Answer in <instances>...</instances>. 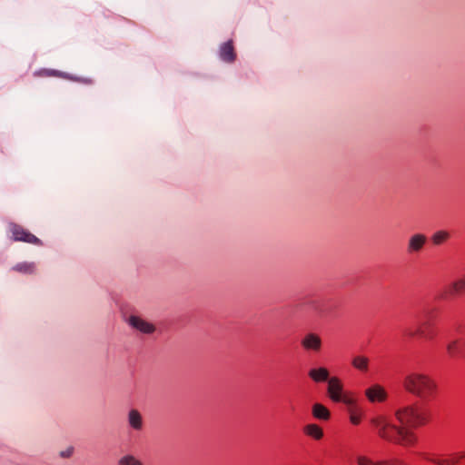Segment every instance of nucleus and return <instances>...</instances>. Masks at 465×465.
Returning a JSON list of instances; mask_svg holds the SVG:
<instances>
[{
	"label": "nucleus",
	"instance_id": "1",
	"mask_svg": "<svg viewBox=\"0 0 465 465\" xmlns=\"http://www.w3.org/2000/svg\"><path fill=\"white\" fill-rule=\"evenodd\" d=\"M395 416L401 426L391 423L383 416L372 418L371 423L381 438L403 446L415 443V436L410 429L424 425L430 419L428 411L416 404L400 408Z\"/></svg>",
	"mask_w": 465,
	"mask_h": 465
},
{
	"label": "nucleus",
	"instance_id": "2",
	"mask_svg": "<svg viewBox=\"0 0 465 465\" xmlns=\"http://www.w3.org/2000/svg\"><path fill=\"white\" fill-rule=\"evenodd\" d=\"M403 388L410 393L429 400L437 391L436 381L427 374L420 372H410L403 379Z\"/></svg>",
	"mask_w": 465,
	"mask_h": 465
},
{
	"label": "nucleus",
	"instance_id": "3",
	"mask_svg": "<svg viewBox=\"0 0 465 465\" xmlns=\"http://www.w3.org/2000/svg\"><path fill=\"white\" fill-rule=\"evenodd\" d=\"M8 230L12 233L13 240L15 242H24L35 245L43 244L39 238L17 223H10L8 224Z\"/></svg>",
	"mask_w": 465,
	"mask_h": 465
},
{
	"label": "nucleus",
	"instance_id": "4",
	"mask_svg": "<svg viewBox=\"0 0 465 465\" xmlns=\"http://www.w3.org/2000/svg\"><path fill=\"white\" fill-rule=\"evenodd\" d=\"M127 323L133 329H134L142 333H144V334L153 333L156 330L155 326L152 322H150L137 315H131L127 319Z\"/></svg>",
	"mask_w": 465,
	"mask_h": 465
},
{
	"label": "nucleus",
	"instance_id": "5",
	"mask_svg": "<svg viewBox=\"0 0 465 465\" xmlns=\"http://www.w3.org/2000/svg\"><path fill=\"white\" fill-rule=\"evenodd\" d=\"M301 345L306 351L319 352L322 346V341L317 333L308 332L302 338Z\"/></svg>",
	"mask_w": 465,
	"mask_h": 465
},
{
	"label": "nucleus",
	"instance_id": "6",
	"mask_svg": "<svg viewBox=\"0 0 465 465\" xmlns=\"http://www.w3.org/2000/svg\"><path fill=\"white\" fill-rule=\"evenodd\" d=\"M327 393L329 398L334 402H340L342 400L343 393L342 383L341 380L336 377H331L327 386Z\"/></svg>",
	"mask_w": 465,
	"mask_h": 465
},
{
	"label": "nucleus",
	"instance_id": "7",
	"mask_svg": "<svg viewBox=\"0 0 465 465\" xmlns=\"http://www.w3.org/2000/svg\"><path fill=\"white\" fill-rule=\"evenodd\" d=\"M427 242V237L422 233L412 234L407 243V252L409 254L418 253L422 251Z\"/></svg>",
	"mask_w": 465,
	"mask_h": 465
},
{
	"label": "nucleus",
	"instance_id": "8",
	"mask_svg": "<svg viewBox=\"0 0 465 465\" xmlns=\"http://www.w3.org/2000/svg\"><path fill=\"white\" fill-rule=\"evenodd\" d=\"M365 396L372 403L382 402L387 399V392L382 386L374 384L365 391Z\"/></svg>",
	"mask_w": 465,
	"mask_h": 465
},
{
	"label": "nucleus",
	"instance_id": "9",
	"mask_svg": "<svg viewBox=\"0 0 465 465\" xmlns=\"http://www.w3.org/2000/svg\"><path fill=\"white\" fill-rule=\"evenodd\" d=\"M356 461L358 465H406L400 459L372 460L366 456H358Z\"/></svg>",
	"mask_w": 465,
	"mask_h": 465
},
{
	"label": "nucleus",
	"instance_id": "10",
	"mask_svg": "<svg viewBox=\"0 0 465 465\" xmlns=\"http://www.w3.org/2000/svg\"><path fill=\"white\" fill-rule=\"evenodd\" d=\"M128 425L136 431L143 429V419L141 412L136 409H131L127 413Z\"/></svg>",
	"mask_w": 465,
	"mask_h": 465
},
{
	"label": "nucleus",
	"instance_id": "11",
	"mask_svg": "<svg viewBox=\"0 0 465 465\" xmlns=\"http://www.w3.org/2000/svg\"><path fill=\"white\" fill-rule=\"evenodd\" d=\"M219 54H220L221 59L223 61H224L226 63H232V62H234V60L236 58V54H235V52H234L232 41L230 40L228 42L223 43L220 46Z\"/></svg>",
	"mask_w": 465,
	"mask_h": 465
},
{
	"label": "nucleus",
	"instance_id": "12",
	"mask_svg": "<svg viewBox=\"0 0 465 465\" xmlns=\"http://www.w3.org/2000/svg\"><path fill=\"white\" fill-rule=\"evenodd\" d=\"M308 374L309 377L315 382H329V380L331 379L330 372L325 367L311 369Z\"/></svg>",
	"mask_w": 465,
	"mask_h": 465
},
{
	"label": "nucleus",
	"instance_id": "13",
	"mask_svg": "<svg viewBox=\"0 0 465 465\" xmlns=\"http://www.w3.org/2000/svg\"><path fill=\"white\" fill-rule=\"evenodd\" d=\"M465 350V341L456 339L447 344V351L451 356L462 355Z\"/></svg>",
	"mask_w": 465,
	"mask_h": 465
},
{
	"label": "nucleus",
	"instance_id": "14",
	"mask_svg": "<svg viewBox=\"0 0 465 465\" xmlns=\"http://www.w3.org/2000/svg\"><path fill=\"white\" fill-rule=\"evenodd\" d=\"M429 327L428 322H424L417 327V329H407L405 331V334L409 336L410 338H414L416 336L423 337L426 339H430L432 337V333H428L426 329Z\"/></svg>",
	"mask_w": 465,
	"mask_h": 465
},
{
	"label": "nucleus",
	"instance_id": "15",
	"mask_svg": "<svg viewBox=\"0 0 465 465\" xmlns=\"http://www.w3.org/2000/svg\"><path fill=\"white\" fill-rule=\"evenodd\" d=\"M312 412L315 419L322 420H328L331 417L330 411L322 403H314Z\"/></svg>",
	"mask_w": 465,
	"mask_h": 465
},
{
	"label": "nucleus",
	"instance_id": "16",
	"mask_svg": "<svg viewBox=\"0 0 465 465\" xmlns=\"http://www.w3.org/2000/svg\"><path fill=\"white\" fill-rule=\"evenodd\" d=\"M304 433L315 440H321L323 437V430L322 429L314 423H311L306 425L303 428Z\"/></svg>",
	"mask_w": 465,
	"mask_h": 465
},
{
	"label": "nucleus",
	"instance_id": "17",
	"mask_svg": "<svg viewBox=\"0 0 465 465\" xmlns=\"http://www.w3.org/2000/svg\"><path fill=\"white\" fill-rule=\"evenodd\" d=\"M461 459H465V452H460L452 455L450 460H440V459H430L429 460L432 461L437 465H455Z\"/></svg>",
	"mask_w": 465,
	"mask_h": 465
},
{
	"label": "nucleus",
	"instance_id": "18",
	"mask_svg": "<svg viewBox=\"0 0 465 465\" xmlns=\"http://www.w3.org/2000/svg\"><path fill=\"white\" fill-rule=\"evenodd\" d=\"M351 364L354 368L366 371L368 370L369 359L365 356H356L352 359Z\"/></svg>",
	"mask_w": 465,
	"mask_h": 465
},
{
	"label": "nucleus",
	"instance_id": "19",
	"mask_svg": "<svg viewBox=\"0 0 465 465\" xmlns=\"http://www.w3.org/2000/svg\"><path fill=\"white\" fill-rule=\"evenodd\" d=\"M465 290V279H459L451 283L450 292L451 294H460Z\"/></svg>",
	"mask_w": 465,
	"mask_h": 465
},
{
	"label": "nucleus",
	"instance_id": "20",
	"mask_svg": "<svg viewBox=\"0 0 465 465\" xmlns=\"http://www.w3.org/2000/svg\"><path fill=\"white\" fill-rule=\"evenodd\" d=\"M450 237V234L446 231H438L432 235V242L435 245H440L446 242Z\"/></svg>",
	"mask_w": 465,
	"mask_h": 465
},
{
	"label": "nucleus",
	"instance_id": "21",
	"mask_svg": "<svg viewBox=\"0 0 465 465\" xmlns=\"http://www.w3.org/2000/svg\"><path fill=\"white\" fill-rule=\"evenodd\" d=\"M118 465H143L138 459L133 455H124L118 460Z\"/></svg>",
	"mask_w": 465,
	"mask_h": 465
},
{
	"label": "nucleus",
	"instance_id": "22",
	"mask_svg": "<svg viewBox=\"0 0 465 465\" xmlns=\"http://www.w3.org/2000/svg\"><path fill=\"white\" fill-rule=\"evenodd\" d=\"M14 269L24 273H32L35 271V264L32 262H21L16 264Z\"/></svg>",
	"mask_w": 465,
	"mask_h": 465
},
{
	"label": "nucleus",
	"instance_id": "23",
	"mask_svg": "<svg viewBox=\"0 0 465 465\" xmlns=\"http://www.w3.org/2000/svg\"><path fill=\"white\" fill-rule=\"evenodd\" d=\"M341 398H342V400H341L340 402H343L345 405H347L349 411L353 412L354 408L356 406L355 399H353L352 397H350L346 394L343 395Z\"/></svg>",
	"mask_w": 465,
	"mask_h": 465
},
{
	"label": "nucleus",
	"instance_id": "24",
	"mask_svg": "<svg viewBox=\"0 0 465 465\" xmlns=\"http://www.w3.org/2000/svg\"><path fill=\"white\" fill-rule=\"evenodd\" d=\"M40 74L44 75V76H58V77L67 78L65 74L61 73L59 71H55V70H45Z\"/></svg>",
	"mask_w": 465,
	"mask_h": 465
},
{
	"label": "nucleus",
	"instance_id": "25",
	"mask_svg": "<svg viewBox=\"0 0 465 465\" xmlns=\"http://www.w3.org/2000/svg\"><path fill=\"white\" fill-rule=\"evenodd\" d=\"M351 413V422L354 425H358L361 422V417L360 415L355 414V412H350Z\"/></svg>",
	"mask_w": 465,
	"mask_h": 465
},
{
	"label": "nucleus",
	"instance_id": "26",
	"mask_svg": "<svg viewBox=\"0 0 465 465\" xmlns=\"http://www.w3.org/2000/svg\"><path fill=\"white\" fill-rule=\"evenodd\" d=\"M74 449L72 447L60 452L62 458H69L73 454Z\"/></svg>",
	"mask_w": 465,
	"mask_h": 465
}]
</instances>
